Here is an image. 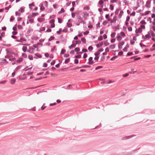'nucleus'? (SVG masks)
<instances>
[{
    "mask_svg": "<svg viewBox=\"0 0 155 155\" xmlns=\"http://www.w3.org/2000/svg\"><path fill=\"white\" fill-rule=\"evenodd\" d=\"M145 26L144 25H141L140 27L135 30V33L137 34L140 33L142 32V29H145Z\"/></svg>",
    "mask_w": 155,
    "mask_h": 155,
    "instance_id": "obj_1",
    "label": "nucleus"
},
{
    "mask_svg": "<svg viewBox=\"0 0 155 155\" xmlns=\"http://www.w3.org/2000/svg\"><path fill=\"white\" fill-rule=\"evenodd\" d=\"M124 44V41H121L120 42L118 45V48L119 49H122V46Z\"/></svg>",
    "mask_w": 155,
    "mask_h": 155,
    "instance_id": "obj_2",
    "label": "nucleus"
},
{
    "mask_svg": "<svg viewBox=\"0 0 155 155\" xmlns=\"http://www.w3.org/2000/svg\"><path fill=\"white\" fill-rule=\"evenodd\" d=\"M54 22V19L51 20L50 21V23L51 24V28H54L55 26Z\"/></svg>",
    "mask_w": 155,
    "mask_h": 155,
    "instance_id": "obj_3",
    "label": "nucleus"
},
{
    "mask_svg": "<svg viewBox=\"0 0 155 155\" xmlns=\"http://www.w3.org/2000/svg\"><path fill=\"white\" fill-rule=\"evenodd\" d=\"M83 15H82L83 17L85 19H87V17L88 16L89 14L87 12H84L83 13Z\"/></svg>",
    "mask_w": 155,
    "mask_h": 155,
    "instance_id": "obj_4",
    "label": "nucleus"
},
{
    "mask_svg": "<svg viewBox=\"0 0 155 155\" xmlns=\"http://www.w3.org/2000/svg\"><path fill=\"white\" fill-rule=\"evenodd\" d=\"M93 58L92 57H90L89 59V64H92L94 63V62L92 61Z\"/></svg>",
    "mask_w": 155,
    "mask_h": 155,
    "instance_id": "obj_5",
    "label": "nucleus"
},
{
    "mask_svg": "<svg viewBox=\"0 0 155 155\" xmlns=\"http://www.w3.org/2000/svg\"><path fill=\"white\" fill-rule=\"evenodd\" d=\"M16 82V80L15 78H13L11 79L10 83L11 84H14Z\"/></svg>",
    "mask_w": 155,
    "mask_h": 155,
    "instance_id": "obj_6",
    "label": "nucleus"
},
{
    "mask_svg": "<svg viewBox=\"0 0 155 155\" xmlns=\"http://www.w3.org/2000/svg\"><path fill=\"white\" fill-rule=\"evenodd\" d=\"M117 40L118 41H120L122 39V38L120 36L119 34H118L117 36Z\"/></svg>",
    "mask_w": 155,
    "mask_h": 155,
    "instance_id": "obj_7",
    "label": "nucleus"
},
{
    "mask_svg": "<svg viewBox=\"0 0 155 155\" xmlns=\"http://www.w3.org/2000/svg\"><path fill=\"white\" fill-rule=\"evenodd\" d=\"M129 48V46L128 45H127L123 49V50L124 51H127V49H128V48Z\"/></svg>",
    "mask_w": 155,
    "mask_h": 155,
    "instance_id": "obj_8",
    "label": "nucleus"
},
{
    "mask_svg": "<svg viewBox=\"0 0 155 155\" xmlns=\"http://www.w3.org/2000/svg\"><path fill=\"white\" fill-rule=\"evenodd\" d=\"M124 13V12L123 11H121L120 12L118 16V17L119 18H120Z\"/></svg>",
    "mask_w": 155,
    "mask_h": 155,
    "instance_id": "obj_9",
    "label": "nucleus"
},
{
    "mask_svg": "<svg viewBox=\"0 0 155 155\" xmlns=\"http://www.w3.org/2000/svg\"><path fill=\"white\" fill-rule=\"evenodd\" d=\"M116 21V17L115 16L114 17L113 19H112L111 23H115Z\"/></svg>",
    "mask_w": 155,
    "mask_h": 155,
    "instance_id": "obj_10",
    "label": "nucleus"
},
{
    "mask_svg": "<svg viewBox=\"0 0 155 155\" xmlns=\"http://www.w3.org/2000/svg\"><path fill=\"white\" fill-rule=\"evenodd\" d=\"M115 47L116 46L114 44H112L109 46V48L111 49H113L115 48Z\"/></svg>",
    "mask_w": 155,
    "mask_h": 155,
    "instance_id": "obj_11",
    "label": "nucleus"
},
{
    "mask_svg": "<svg viewBox=\"0 0 155 155\" xmlns=\"http://www.w3.org/2000/svg\"><path fill=\"white\" fill-rule=\"evenodd\" d=\"M76 46V45L74 44H72L71 46L69 47V48L71 49L74 48Z\"/></svg>",
    "mask_w": 155,
    "mask_h": 155,
    "instance_id": "obj_12",
    "label": "nucleus"
},
{
    "mask_svg": "<svg viewBox=\"0 0 155 155\" xmlns=\"http://www.w3.org/2000/svg\"><path fill=\"white\" fill-rule=\"evenodd\" d=\"M151 38V36L149 34H147L145 36V37L144 38V39H146V38Z\"/></svg>",
    "mask_w": 155,
    "mask_h": 155,
    "instance_id": "obj_13",
    "label": "nucleus"
},
{
    "mask_svg": "<svg viewBox=\"0 0 155 155\" xmlns=\"http://www.w3.org/2000/svg\"><path fill=\"white\" fill-rule=\"evenodd\" d=\"M39 6L40 7V9L41 11L44 10L45 9V7L41 4H40Z\"/></svg>",
    "mask_w": 155,
    "mask_h": 155,
    "instance_id": "obj_14",
    "label": "nucleus"
},
{
    "mask_svg": "<svg viewBox=\"0 0 155 155\" xmlns=\"http://www.w3.org/2000/svg\"><path fill=\"white\" fill-rule=\"evenodd\" d=\"M103 44V42H101L100 44H98L96 46L98 48H99L101 47Z\"/></svg>",
    "mask_w": 155,
    "mask_h": 155,
    "instance_id": "obj_15",
    "label": "nucleus"
},
{
    "mask_svg": "<svg viewBox=\"0 0 155 155\" xmlns=\"http://www.w3.org/2000/svg\"><path fill=\"white\" fill-rule=\"evenodd\" d=\"M118 34H119L120 36L121 35L122 37H124L125 36V34L124 32H121Z\"/></svg>",
    "mask_w": 155,
    "mask_h": 155,
    "instance_id": "obj_16",
    "label": "nucleus"
},
{
    "mask_svg": "<svg viewBox=\"0 0 155 155\" xmlns=\"http://www.w3.org/2000/svg\"><path fill=\"white\" fill-rule=\"evenodd\" d=\"M66 52V50L65 49H62L61 50V52L60 55L61 56L62 54H64Z\"/></svg>",
    "mask_w": 155,
    "mask_h": 155,
    "instance_id": "obj_17",
    "label": "nucleus"
},
{
    "mask_svg": "<svg viewBox=\"0 0 155 155\" xmlns=\"http://www.w3.org/2000/svg\"><path fill=\"white\" fill-rule=\"evenodd\" d=\"M81 41L83 43H86V40L85 38H81Z\"/></svg>",
    "mask_w": 155,
    "mask_h": 155,
    "instance_id": "obj_18",
    "label": "nucleus"
},
{
    "mask_svg": "<svg viewBox=\"0 0 155 155\" xmlns=\"http://www.w3.org/2000/svg\"><path fill=\"white\" fill-rule=\"evenodd\" d=\"M23 61V58H20L17 60V62L19 63Z\"/></svg>",
    "mask_w": 155,
    "mask_h": 155,
    "instance_id": "obj_19",
    "label": "nucleus"
},
{
    "mask_svg": "<svg viewBox=\"0 0 155 155\" xmlns=\"http://www.w3.org/2000/svg\"><path fill=\"white\" fill-rule=\"evenodd\" d=\"M64 12V10L63 8H62L61 9V10L58 12V13L60 14H61L62 13Z\"/></svg>",
    "mask_w": 155,
    "mask_h": 155,
    "instance_id": "obj_20",
    "label": "nucleus"
},
{
    "mask_svg": "<svg viewBox=\"0 0 155 155\" xmlns=\"http://www.w3.org/2000/svg\"><path fill=\"white\" fill-rule=\"evenodd\" d=\"M24 11V8H21L20 9H19V11L21 12H23Z\"/></svg>",
    "mask_w": 155,
    "mask_h": 155,
    "instance_id": "obj_21",
    "label": "nucleus"
},
{
    "mask_svg": "<svg viewBox=\"0 0 155 155\" xmlns=\"http://www.w3.org/2000/svg\"><path fill=\"white\" fill-rule=\"evenodd\" d=\"M104 44L105 46H107L109 45V43L107 41H104Z\"/></svg>",
    "mask_w": 155,
    "mask_h": 155,
    "instance_id": "obj_22",
    "label": "nucleus"
},
{
    "mask_svg": "<svg viewBox=\"0 0 155 155\" xmlns=\"http://www.w3.org/2000/svg\"><path fill=\"white\" fill-rule=\"evenodd\" d=\"M140 24L141 25L146 24V22L144 20H142L140 21Z\"/></svg>",
    "mask_w": 155,
    "mask_h": 155,
    "instance_id": "obj_23",
    "label": "nucleus"
},
{
    "mask_svg": "<svg viewBox=\"0 0 155 155\" xmlns=\"http://www.w3.org/2000/svg\"><path fill=\"white\" fill-rule=\"evenodd\" d=\"M116 34L115 32H113L111 34V37L112 38H114Z\"/></svg>",
    "mask_w": 155,
    "mask_h": 155,
    "instance_id": "obj_24",
    "label": "nucleus"
},
{
    "mask_svg": "<svg viewBox=\"0 0 155 155\" xmlns=\"http://www.w3.org/2000/svg\"><path fill=\"white\" fill-rule=\"evenodd\" d=\"M27 49V47L26 46H23L22 48V50L24 52H25Z\"/></svg>",
    "mask_w": 155,
    "mask_h": 155,
    "instance_id": "obj_25",
    "label": "nucleus"
},
{
    "mask_svg": "<svg viewBox=\"0 0 155 155\" xmlns=\"http://www.w3.org/2000/svg\"><path fill=\"white\" fill-rule=\"evenodd\" d=\"M38 20L40 22H42L44 20V19L43 18H38Z\"/></svg>",
    "mask_w": 155,
    "mask_h": 155,
    "instance_id": "obj_26",
    "label": "nucleus"
},
{
    "mask_svg": "<svg viewBox=\"0 0 155 155\" xmlns=\"http://www.w3.org/2000/svg\"><path fill=\"white\" fill-rule=\"evenodd\" d=\"M46 106H45V104H44L41 107V109L42 110H44L46 108Z\"/></svg>",
    "mask_w": 155,
    "mask_h": 155,
    "instance_id": "obj_27",
    "label": "nucleus"
},
{
    "mask_svg": "<svg viewBox=\"0 0 155 155\" xmlns=\"http://www.w3.org/2000/svg\"><path fill=\"white\" fill-rule=\"evenodd\" d=\"M110 9L112 10H114V7L112 5H110Z\"/></svg>",
    "mask_w": 155,
    "mask_h": 155,
    "instance_id": "obj_28",
    "label": "nucleus"
},
{
    "mask_svg": "<svg viewBox=\"0 0 155 155\" xmlns=\"http://www.w3.org/2000/svg\"><path fill=\"white\" fill-rule=\"evenodd\" d=\"M100 54V53L98 51H97L94 54L96 56H98Z\"/></svg>",
    "mask_w": 155,
    "mask_h": 155,
    "instance_id": "obj_29",
    "label": "nucleus"
},
{
    "mask_svg": "<svg viewBox=\"0 0 155 155\" xmlns=\"http://www.w3.org/2000/svg\"><path fill=\"white\" fill-rule=\"evenodd\" d=\"M70 58H67L65 60V63H68L70 61Z\"/></svg>",
    "mask_w": 155,
    "mask_h": 155,
    "instance_id": "obj_30",
    "label": "nucleus"
},
{
    "mask_svg": "<svg viewBox=\"0 0 155 155\" xmlns=\"http://www.w3.org/2000/svg\"><path fill=\"white\" fill-rule=\"evenodd\" d=\"M34 3H32L31 4H29V6L30 8L31 9H32V8L31 7V6H34Z\"/></svg>",
    "mask_w": 155,
    "mask_h": 155,
    "instance_id": "obj_31",
    "label": "nucleus"
},
{
    "mask_svg": "<svg viewBox=\"0 0 155 155\" xmlns=\"http://www.w3.org/2000/svg\"><path fill=\"white\" fill-rule=\"evenodd\" d=\"M67 25L68 27H70L72 26V24L69 23H67Z\"/></svg>",
    "mask_w": 155,
    "mask_h": 155,
    "instance_id": "obj_32",
    "label": "nucleus"
},
{
    "mask_svg": "<svg viewBox=\"0 0 155 155\" xmlns=\"http://www.w3.org/2000/svg\"><path fill=\"white\" fill-rule=\"evenodd\" d=\"M38 13H33L32 14V16H37L38 15Z\"/></svg>",
    "mask_w": 155,
    "mask_h": 155,
    "instance_id": "obj_33",
    "label": "nucleus"
},
{
    "mask_svg": "<svg viewBox=\"0 0 155 155\" xmlns=\"http://www.w3.org/2000/svg\"><path fill=\"white\" fill-rule=\"evenodd\" d=\"M75 51L76 52H78L80 51V49L78 48H76L74 49Z\"/></svg>",
    "mask_w": 155,
    "mask_h": 155,
    "instance_id": "obj_34",
    "label": "nucleus"
},
{
    "mask_svg": "<svg viewBox=\"0 0 155 155\" xmlns=\"http://www.w3.org/2000/svg\"><path fill=\"white\" fill-rule=\"evenodd\" d=\"M28 58L30 60H32L33 59V58L32 55H29L28 56Z\"/></svg>",
    "mask_w": 155,
    "mask_h": 155,
    "instance_id": "obj_35",
    "label": "nucleus"
},
{
    "mask_svg": "<svg viewBox=\"0 0 155 155\" xmlns=\"http://www.w3.org/2000/svg\"><path fill=\"white\" fill-rule=\"evenodd\" d=\"M58 22L59 23H61L62 22V19L60 18H58Z\"/></svg>",
    "mask_w": 155,
    "mask_h": 155,
    "instance_id": "obj_36",
    "label": "nucleus"
},
{
    "mask_svg": "<svg viewBox=\"0 0 155 155\" xmlns=\"http://www.w3.org/2000/svg\"><path fill=\"white\" fill-rule=\"evenodd\" d=\"M98 40L99 41H101L103 40V37L102 36H100L98 38Z\"/></svg>",
    "mask_w": 155,
    "mask_h": 155,
    "instance_id": "obj_37",
    "label": "nucleus"
},
{
    "mask_svg": "<svg viewBox=\"0 0 155 155\" xmlns=\"http://www.w3.org/2000/svg\"><path fill=\"white\" fill-rule=\"evenodd\" d=\"M104 3V1L102 0H100L98 2V4H101Z\"/></svg>",
    "mask_w": 155,
    "mask_h": 155,
    "instance_id": "obj_38",
    "label": "nucleus"
},
{
    "mask_svg": "<svg viewBox=\"0 0 155 155\" xmlns=\"http://www.w3.org/2000/svg\"><path fill=\"white\" fill-rule=\"evenodd\" d=\"M90 8L88 6L85 7L84 8V10H89Z\"/></svg>",
    "mask_w": 155,
    "mask_h": 155,
    "instance_id": "obj_39",
    "label": "nucleus"
},
{
    "mask_svg": "<svg viewBox=\"0 0 155 155\" xmlns=\"http://www.w3.org/2000/svg\"><path fill=\"white\" fill-rule=\"evenodd\" d=\"M129 75V74L128 73H126L125 74H123V76L124 77H127Z\"/></svg>",
    "mask_w": 155,
    "mask_h": 155,
    "instance_id": "obj_40",
    "label": "nucleus"
},
{
    "mask_svg": "<svg viewBox=\"0 0 155 155\" xmlns=\"http://www.w3.org/2000/svg\"><path fill=\"white\" fill-rule=\"evenodd\" d=\"M93 49L92 47L90 46L88 48V50L90 51H91Z\"/></svg>",
    "mask_w": 155,
    "mask_h": 155,
    "instance_id": "obj_41",
    "label": "nucleus"
},
{
    "mask_svg": "<svg viewBox=\"0 0 155 155\" xmlns=\"http://www.w3.org/2000/svg\"><path fill=\"white\" fill-rule=\"evenodd\" d=\"M102 68V66H99L97 67L96 68L95 70H97L98 69H99L101 68Z\"/></svg>",
    "mask_w": 155,
    "mask_h": 155,
    "instance_id": "obj_42",
    "label": "nucleus"
},
{
    "mask_svg": "<svg viewBox=\"0 0 155 155\" xmlns=\"http://www.w3.org/2000/svg\"><path fill=\"white\" fill-rule=\"evenodd\" d=\"M55 60H53L52 62H51V65H54V64L55 63Z\"/></svg>",
    "mask_w": 155,
    "mask_h": 155,
    "instance_id": "obj_43",
    "label": "nucleus"
},
{
    "mask_svg": "<svg viewBox=\"0 0 155 155\" xmlns=\"http://www.w3.org/2000/svg\"><path fill=\"white\" fill-rule=\"evenodd\" d=\"M18 28L20 29H21L22 28V27L20 25H18Z\"/></svg>",
    "mask_w": 155,
    "mask_h": 155,
    "instance_id": "obj_44",
    "label": "nucleus"
},
{
    "mask_svg": "<svg viewBox=\"0 0 155 155\" xmlns=\"http://www.w3.org/2000/svg\"><path fill=\"white\" fill-rule=\"evenodd\" d=\"M128 31H131L132 30V28L131 27H128Z\"/></svg>",
    "mask_w": 155,
    "mask_h": 155,
    "instance_id": "obj_45",
    "label": "nucleus"
},
{
    "mask_svg": "<svg viewBox=\"0 0 155 155\" xmlns=\"http://www.w3.org/2000/svg\"><path fill=\"white\" fill-rule=\"evenodd\" d=\"M29 22L31 23H32L34 22V21L32 19H30L29 20Z\"/></svg>",
    "mask_w": 155,
    "mask_h": 155,
    "instance_id": "obj_46",
    "label": "nucleus"
},
{
    "mask_svg": "<svg viewBox=\"0 0 155 155\" xmlns=\"http://www.w3.org/2000/svg\"><path fill=\"white\" fill-rule=\"evenodd\" d=\"M133 54L132 52H129L127 53V55L128 56H130L131 55Z\"/></svg>",
    "mask_w": 155,
    "mask_h": 155,
    "instance_id": "obj_47",
    "label": "nucleus"
},
{
    "mask_svg": "<svg viewBox=\"0 0 155 155\" xmlns=\"http://www.w3.org/2000/svg\"><path fill=\"white\" fill-rule=\"evenodd\" d=\"M81 55H77L75 56V58H81Z\"/></svg>",
    "mask_w": 155,
    "mask_h": 155,
    "instance_id": "obj_48",
    "label": "nucleus"
},
{
    "mask_svg": "<svg viewBox=\"0 0 155 155\" xmlns=\"http://www.w3.org/2000/svg\"><path fill=\"white\" fill-rule=\"evenodd\" d=\"M108 22L107 21H104L103 22V25H106L107 24Z\"/></svg>",
    "mask_w": 155,
    "mask_h": 155,
    "instance_id": "obj_49",
    "label": "nucleus"
},
{
    "mask_svg": "<svg viewBox=\"0 0 155 155\" xmlns=\"http://www.w3.org/2000/svg\"><path fill=\"white\" fill-rule=\"evenodd\" d=\"M22 56L23 57L25 58H26L27 57V55L25 54H22Z\"/></svg>",
    "mask_w": 155,
    "mask_h": 155,
    "instance_id": "obj_50",
    "label": "nucleus"
},
{
    "mask_svg": "<svg viewBox=\"0 0 155 155\" xmlns=\"http://www.w3.org/2000/svg\"><path fill=\"white\" fill-rule=\"evenodd\" d=\"M15 14L17 16H19L20 15V13L18 12H15Z\"/></svg>",
    "mask_w": 155,
    "mask_h": 155,
    "instance_id": "obj_51",
    "label": "nucleus"
},
{
    "mask_svg": "<svg viewBox=\"0 0 155 155\" xmlns=\"http://www.w3.org/2000/svg\"><path fill=\"white\" fill-rule=\"evenodd\" d=\"M69 56L70 55L69 54H64V57L65 58H67V57H69Z\"/></svg>",
    "mask_w": 155,
    "mask_h": 155,
    "instance_id": "obj_52",
    "label": "nucleus"
},
{
    "mask_svg": "<svg viewBox=\"0 0 155 155\" xmlns=\"http://www.w3.org/2000/svg\"><path fill=\"white\" fill-rule=\"evenodd\" d=\"M150 12V11H147L145 12V15H147L149 14Z\"/></svg>",
    "mask_w": 155,
    "mask_h": 155,
    "instance_id": "obj_53",
    "label": "nucleus"
},
{
    "mask_svg": "<svg viewBox=\"0 0 155 155\" xmlns=\"http://www.w3.org/2000/svg\"><path fill=\"white\" fill-rule=\"evenodd\" d=\"M116 41L115 38H113L110 41L112 43Z\"/></svg>",
    "mask_w": 155,
    "mask_h": 155,
    "instance_id": "obj_54",
    "label": "nucleus"
},
{
    "mask_svg": "<svg viewBox=\"0 0 155 155\" xmlns=\"http://www.w3.org/2000/svg\"><path fill=\"white\" fill-rule=\"evenodd\" d=\"M74 63L76 64H78V60L77 59H75L74 60Z\"/></svg>",
    "mask_w": 155,
    "mask_h": 155,
    "instance_id": "obj_55",
    "label": "nucleus"
},
{
    "mask_svg": "<svg viewBox=\"0 0 155 155\" xmlns=\"http://www.w3.org/2000/svg\"><path fill=\"white\" fill-rule=\"evenodd\" d=\"M15 19V18L13 17H12L10 19V21H13Z\"/></svg>",
    "mask_w": 155,
    "mask_h": 155,
    "instance_id": "obj_56",
    "label": "nucleus"
},
{
    "mask_svg": "<svg viewBox=\"0 0 155 155\" xmlns=\"http://www.w3.org/2000/svg\"><path fill=\"white\" fill-rule=\"evenodd\" d=\"M105 51L106 52H109V48L108 47H107L105 49Z\"/></svg>",
    "mask_w": 155,
    "mask_h": 155,
    "instance_id": "obj_57",
    "label": "nucleus"
},
{
    "mask_svg": "<svg viewBox=\"0 0 155 155\" xmlns=\"http://www.w3.org/2000/svg\"><path fill=\"white\" fill-rule=\"evenodd\" d=\"M123 54V52L122 51H120L118 52V54L119 55H121Z\"/></svg>",
    "mask_w": 155,
    "mask_h": 155,
    "instance_id": "obj_58",
    "label": "nucleus"
},
{
    "mask_svg": "<svg viewBox=\"0 0 155 155\" xmlns=\"http://www.w3.org/2000/svg\"><path fill=\"white\" fill-rule=\"evenodd\" d=\"M135 15V12H132L130 15L131 16H134Z\"/></svg>",
    "mask_w": 155,
    "mask_h": 155,
    "instance_id": "obj_59",
    "label": "nucleus"
},
{
    "mask_svg": "<svg viewBox=\"0 0 155 155\" xmlns=\"http://www.w3.org/2000/svg\"><path fill=\"white\" fill-rule=\"evenodd\" d=\"M56 103L55 102L54 103L50 104V106H54V105H56Z\"/></svg>",
    "mask_w": 155,
    "mask_h": 155,
    "instance_id": "obj_60",
    "label": "nucleus"
},
{
    "mask_svg": "<svg viewBox=\"0 0 155 155\" xmlns=\"http://www.w3.org/2000/svg\"><path fill=\"white\" fill-rule=\"evenodd\" d=\"M53 6L54 8H57L58 7V5L56 4L53 5Z\"/></svg>",
    "mask_w": 155,
    "mask_h": 155,
    "instance_id": "obj_61",
    "label": "nucleus"
},
{
    "mask_svg": "<svg viewBox=\"0 0 155 155\" xmlns=\"http://www.w3.org/2000/svg\"><path fill=\"white\" fill-rule=\"evenodd\" d=\"M71 16L72 17L74 18L75 16V14L74 13H72L71 14Z\"/></svg>",
    "mask_w": 155,
    "mask_h": 155,
    "instance_id": "obj_62",
    "label": "nucleus"
},
{
    "mask_svg": "<svg viewBox=\"0 0 155 155\" xmlns=\"http://www.w3.org/2000/svg\"><path fill=\"white\" fill-rule=\"evenodd\" d=\"M87 57V55L86 54H84V56H83V58H86Z\"/></svg>",
    "mask_w": 155,
    "mask_h": 155,
    "instance_id": "obj_63",
    "label": "nucleus"
},
{
    "mask_svg": "<svg viewBox=\"0 0 155 155\" xmlns=\"http://www.w3.org/2000/svg\"><path fill=\"white\" fill-rule=\"evenodd\" d=\"M130 17L129 16H127L126 18V21H128L130 19Z\"/></svg>",
    "mask_w": 155,
    "mask_h": 155,
    "instance_id": "obj_64",
    "label": "nucleus"
}]
</instances>
